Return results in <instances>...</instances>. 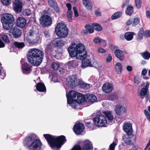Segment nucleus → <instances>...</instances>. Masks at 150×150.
Listing matches in <instances>:
<instances>
[{
	"instance_id": "5701e85b",
	"label": "nucleus",
	"mask_w": 150,
	"mask_h": 150,
	"mask_svg": "<svg viewBox=\"0 0 150 150\" xmlns=\"http://www.w3.org/2000/svg\"><path fill=\"white\" fill-rule=\"evenodd\" d=\"M123 130L127 134H130L132 132V125L129 123H125L123 126Z\"/></svg>"
},
{
	"instance_id": "393cba45",
	"label": "nucleus",
	"mask_w": 150,
	"mask_h": 150,
	"mask_svg": "<svg viewBox=\"0 0 150 150\" xmlns=\"http://www.w3.org/2000/svg\"><path fill=\"white\" fill-rule=\"evenodd\" d=\"M115 56L120 60H122L124 58V53L123 51L119 49H116L114 52Z\"/></svg>"
},
{
	"instance_id": "680f3d73",
	"label": "nucleus",
	"mask_w": 150,
	"mask_h": 150,
	"mask_svg": "<svg viewBox=\"0 0 150 150\" xmlns=\"http://www.w3.org/2000/svg\"><path fill=\"white\" fill-rule=\"evenodd\" d=\"M98 51L100 53H105L106 52V50L101 47H100L98 49Z\"/></svg>"
},
{
	"instance_id": "0eeeda50",
	"label": "nucleus",
	"mask_w": 150,
	"mask_h": 150,
	"mask_svg": "<svg viewBox=\"0 0 150 150\" xmlns=\"http://www.w3.org/2000/svg\"><path fill=\"white\" fill-rule=\"evenodd\" d=\"M93 120L95 124L99 127H106L108 125L106 118L103 115H97L93 118Z\"/></svg>"
},
{
	"instance_id": "7c9ffc66",
	"label": "nucleus",
	"mask_w": 150,
	"mask_h": 150,
	"mask_svg": "<svg viewBox=\"0 0 150 150\" xmlns=\"http://www.w3.org/2000/svg\"><path fill=\"white\" fill-rule=\"evenodd\" d=\"M126 15L128 16H131L133 13V7L131 5H128L125 11Z\"/></svg>"
},
{
	"instance_id": "bb28decb",
	"label": "nucleus",
	"mask_w": 150,
	"mask_h": 150,
	"mask_svg": "<svg viewBox=\"0 0 150 150\" xmlns=\"http://www.w3.org/2000/svg\"><path fill=\"white\" fill-rule=\"evenodd\" d=\"M135 33L133 32H127L125 33V37L127 41L132 40L133 38Z\"/></svg>"
},
{
	"instance_id": "ea45409f",
	"label": "nucleus",
	"mask_w": 150,
	"mask_h": 150,
	"mask_svg": "<svg viewBox=\"0 0 150 150\" xmlns=\"http://www.w3.org/2000/svg\"><path fill=\"white\" fill-rule=\"evenodd\" d=\"M57 74H52L50 75L49 78L51 79V81L54 82H56L57 81Z\"/></svg>"
},
{
	"instance_id": "774afa93",
	"label": "nucleus",
	"mask_w": 150,
	"mask_h": 150,
	"mask_svg": "<svg viewBox=\"0 0 150 150\" xmlns=\"http://www.w3.org/2000/svg\"><path fill=\"white\" fill-rule=\"evenodd\" d=\"M146 15L147 18L150 19V11H146Z\"/></svg>"
},
{
	"instance_id": "4468645a",
	"label": "nucleus",
	"mask_w": 150,
	"mask_h": 150,
	"mask_svg": "<svg viewBox=\"0 0 150 150\" xmlns=\"http://www.w3.org/2000/svg\"><path fill=\"white\" fill-rule=\"evenodd\" d=\"M91 26L89 25H86L85 26V28L87 31L90 33H92L94 32L93 28L98 31H100L102 29V27L99 25L97 23H92Z\"/></svg>"
},
{
	"instance_id": "2eb2a0df",
	"label": "nucleus",
	"mask_w": 150,
	"mask_h": 150,
	"mask_svg": "<svg viewBox=\"0 0 150 150\" xmlns=\"http://www.w3.org/2000/svg\"><path fill=\"white\" fill-rule=\"evenodd\" d=\"M115 110L117 115H120L126 112L127 107L123 104L117 105L115 106Z\"/></svg>"
},
{
	"instance_id": "052dcab7",
	"label": "nucleus",
	"mask_w": 150,
	"mask_h": 150,
	"mask_svg": "<svg viewBox=\"0 0 150 150\" xmlns=\"http://www.w3.org/2000/svg\"><path fill=\"white\" fill-rule=\"evenodd\" d=\"M144 35L146 37H150V30H147L145 31Z\"/></svg>"
},
{
	"instance_id": "9b49d317",
	"label": "nucleus",
	"mask_w": 150,
	"mask_h": 150,
	"mask_svg": "<svg viewBox=\"0 0 150 150\" xmlns=\"http://www.w3.org/2000/svg\"><path fill=\"white\" fill-rule=\"evenodd\" d=\"M40 21L42 26H49L52 24V21L50 16L43 15L40 18Z\"/></svg>"
},
{
	"instance_id": "a19ab883",
	"label": "nucleus",
	"mask_w": 150,
	"mask_h": 150,
	"mask_svg": "<svg viewBox=\"0 0 150 150\" xmlns=\"http://www.w3.org/2000/svg\"><path fill=\"white\" fill-rule=\"evenodd\" d=\"M144 33L143 29L142 28L140 29L138 34L137 39L139 40H142L143 38V35H144Z\"/></svg>"
},
{
	"instance_id": "69168bd1",
	"label": "nucleus",
	"mask_w": 150,
	"mask_h": 150,
	"mask_svg": "<svg viewBox=\"0 0 150 150\" xmlns=\"http://www.w3.org/2000/svg\"><path fill=\"white\" fill-rule=\"evenodd\" d=\"M51 48V45L50 44H48L46 45L45 47V50L46 52H48V51Z\"/></svg>"
},
{
	"instance_id": "8fccbe9b",
	"label": "nucleus",
	"mask_w": 150,
	"mask_h": 150,
	"mask_svg": "<svg viewBox=\"0 0 150 150\" xmlns=\"http://www.w3.org/2000/svg\"><path fill=\"white\" fill-rule=\"evenodd\" d=\"M2 4L4 6L10 5L11 3V0H1Z\"/></svg>"
},
{
	"instance_id": "5fc2aeb1",
	"label": "nucleus",
	"mask_w": 150,
	"mask_h": 150,
	"mask_svg": "<svg viewBox=\"0 0 150 150\" xmlns=\"http://www.w3.org/2000/svg\"><path fill=\"white\" fill-rule=\"evenodd\" d=\"M134 83L137 84H139L141 82V79L139 77L136 76L134 77Z\"/></svg>"
},
{
	"instance_id": "4c0bfd02",
	"label": "nucleus",
	"mask_w": 150,
	"mask_h": 150,
	"mask_svg": "<svg viewBox=\"0 0 150 150\" xmlns=\"http://www.w3.org/2000/svg\"><path fill=\"white\" fill-rule=\"evenodd\" d=\"M122 15V13L117 12L115 13L112 16L111 18L112 20L116 19L120 17Z\"/></svg>"
},
{
	"instance_id": "58836bf2",
	"label": "nucleus",
	"mask_w": 150,
	"mask_h": 150,
	"mask_svg": "<svg viewBox=\"0 0 150 150\" xmlns=\"http://www.w3.org/2000/svg\"><path fill=\"white\" fill-rule=\"evenodd\" d=\"M0 36L2 40L5 42L9 43V40L8 36L4 33H2L0 35Z\"/></svg>"
},
{
	"instance_id": "13d9d810",
	"label": "nucleus",
	"mask_w": 150,
	"mask_h": 150,
	"mask_svg": "<svg viewBox=\"0 0 150 150\" xmlns=\"http://www.w3.org/2000/svg\"><path fill=\"white\" fill-rule=\"evenodd\" d=\"M129 0H125L123 3V4L122 6V8H124L129 3Z\"/></svg>"
},
{
	"instance_id": "6e6552de",
	"label": "nucleus",
	"mask_w": 150,
	"mask_h": 150,
	"mask_svg": "<svg viewBox=\"0 0 150 150\" xmlns=\"http://www.w3.org/2000/svg\"><path fill=\"white\" fill-rule=\"evenodd\" d=\"M78 94H79V93L73 91H70L68 93L67 92L66 93L67 103L73 108L77 109L76 104L75 106H74V104H75L74 101L75 99H74V98L76 97V96H77Z\"/></svg>"
},
{
	"instance_id": "4d7b16f0",
	"label": "nucleus",
	"mask_w": 150,
	"mask_h": 150,
	"mask_svg": "<svg viewBox=\"0 0 150 150\" xmlns=\"http://www.w3.org/2000/svg\"><path fill=\"white\" fill-rule=\"evenodd\" d=\"M73 10L74 11V13L75 17H78L79 16V15L76 8V7L74 6L73 8Z\"/></svg>"
},
{
	"instance_id": "3c124183",
	"label": "nucleus",
	"mask_w": 150,
	"mask_h": 150,
	"mask_svg": "<svg viewBox=\"0 0 150 150\" xmlns=\"http://www.w3.org/2000/svg\"><path fill=\"white\" fill-rule=\"evenodd\" d=\"M33 11H31L30 9H27L25 10L23 12V15L24 16H29L32 13Z\"/></svg>"
},
{
	"instance_id": "72a5a7b5",
	"label": "nucleus",
	"mask_w": 150,
	"mask_h": 150,
	"mask_svg": "<svg viewBox=\"0 0 150 150\" xmlns=\"http://www.w3.org/2000/svg\"><path fill=\"white\" fill-rule=\"evenodd\" d=\"M80 86L82 88H83L85 89H87L90 87V84L84 83L81 79L80 82L79 83Z\"/></svg>"
},
{
	"instance_id": "c85d7f7f",
	"label": "nucleus",
	"mask_w": 150,
	"mask_h": 150,
	"mask_svg": "<svg viewBox=\"0 0 150 150\" xmlns=\"http://www.w3.org/2000/svg\"><path fill=\"white\" fill-rule=\"evenodd\" d=\"M93 65L92 64L90 61L88 59H85L83 61L81 64V67L82 68H86L89 67H92Z\"/></svg>"
},
{
	"instance_id": "a18cd8bd",
	"label": "nucleus",
	"mask_w": 150,
	"mask_h": 150,
	"mask_svg": "<svg viewBox=\"0 0 150 150\" xmlns=\"http://www.w3.org/2000/svg\"><path fill=\"white\" fill-rule=\"evenodd\" d=\"M148 91V90L144 88H143L141 89L140 91V94L142 96V99L144 98V97H143V96H145L146 94Z\"/></svg>"
},
{
	"instance_id": "a211bd4d",
	"label": "nucleus",
	"mask_w": 150,
	"mask_h": 150,
	"mask_svg": "<svg viewBox=\"0 0 150 150\" xmlns=\"http://www.w3.org/2000/svg\"><path fill=\"white\" fill-rule=\"evenodd\" d=\"M74 131L76 134H80L83 132L84 129V125L81 123L76 124L74 127Z\"/></svg>"
},
{
	"instance_id": "f704fd0d",
	"label": "nucleus",
	"mask_w": 150,
	"mask_h": 150,
	"mask_svg": "<svg viewBox=\"0 0 150 150\" xmlns=\"http://www.w3.org/2000/svg\"><path fill=\"white\" fill-rule=\"evenodd\" d=\"M13 44L15 47L18 48H22L25 46V44L23 42H14Z\"/></svg>"
},
{
	"instance_id": "de8ad7c7",
	"label": "nucleus",
	"mask_w": 150,
	"mask_h": 150,
	"mask_svg": "<svg viewBox=\"0 0 150 150\" xmlns=\"http://www.w3.org/2000/svg\"><path fill=\"white\" fill-rule=\"evenodd\" d=\"M93 42L96 44H100L101 42H103V41L101 38L97 37H96L94 38Z\"/></svg>"
},
{
	"instance_id": "e2e57ef3",
	"label": "nucleus",
	"mask_w": 150,
	"mask_h": 150,
	"mask_svg": "<svg viewBox=\"0 0 150 150\" xmlns=\"http://www.w3.org/2000/svg\"><path fill=\"white\" fill-rule=\"evenodd\" d=\"M112 59V57L109 54L106 58V61L108 62H110Z\"/></svg>"
},
{
	"instance_id": "e433bc0d",
	"label": "nucleus",
	"mask_w": 150,
	"mask_h": 150,
	"mask_svg": "<svg viewBox=\"0 0 150 150\" xmlns=\"http://www.w3.org/2000/svg\"><path fill=\"white\" fill-rule=\"evenodd\" d=\"M118 140L117 139H115L113 142L109 146V150H114L115 147L117 144Z\"/></svg>"
},
{
	"instance_id": "b1692460",
	"label": "nucleus",
	"mask_w": 150,
	"mask_h": 150,
	"mask_svg": "<svg viewBox=\"0 0 150 150\" xmlns=\"http://www.w3.org/2000/svg\"><path fill=\"white\" fill-rule=\"evenodd\" d=\"M68 11L67 14V17L68 21L69 22H71L72 21V12L71 11V6L70 4L67 3L66 4Z\"/></svg>"
},
{
	"instance_id": "09e8293b",
	"label": "nucleus",
	"mask_w": 150,
	"mask_h": 150,
	"mask_svg": "<svg viewBox=\"0 0 150 150\" xmlns=\"http://www.w3.org/2000/svg\"><path fill=\"white\" fill-rule=\"evenodd\" d=\"M136 7L138 8H140L142 6V0H134Z\"/></svg>"
},
{
	"instance_id": "aec40b11",
	"label": "nucleus",
	"mask_w": 150,
	"mask_h": 150,
	"mask_svg": "<svg viewBox=\"0 0 150 150\" xmlns=\"http://www.w3.org/2000/svg\"><path fill=\"white\" fill-rule=\"evenodd\" d=\"M113 89V86L112 84L109 83L104 84L102 86L103 91L105 93H108L112 92Z\"/></svg>"
},
{
	"instance_id": "49530a36",
	"label": "nucleus",
	"mask_w": 150,
	"mask_h": 150,
	"mask_svg": "<svg viewBox=\"0 0 150 150\" xmlns=\"http://www.w3.org/2000/svg\"><path fill=\"white\" fill-rule=\"evenodd\" d=\"M51 66L52 68L55 70L58 69L60 67L59 64L56 62H54L52 64Z\"/></svg>"
},
{
	"instance_id": "c756f323",
	"label": "nucleus",
	"mask_w": 150,
	"mask_h": 150,
	"mask_svg": "<svg viewBox=\"0 0 150 150\" xmlns=\"http://www.w3.org/2000/svg\"><path fill=\"white\" fill-rule=\"evenodd\" d=\"M78 64L76 60H72L66 64V66L68 68L71 69L76 66H77Z\"/></svg>"
},
{
	"instance_id": "4be33fe9",
	"label": "nucleus",
	"mask_w": 150,
	"mask_h": 150,
	"mask_svg": "<svg viewBox=\"0 0 150 150\" xmlns=\"http://www.w3.org/2000/svg\"><path fill=\"white\" fill-rule=\"evenodd\" d=\"M26 23V20L23 17H18L16 20L17 25L21 28L24 27Z\"/></svg>"
},
{
	"instance_id": "bf43d9fd",
	"label": "nucleus",
	"mask_w": 150,
	"mask_h": 150,
	"mask_svg": "<svg viewBox=\"0 0 150 150\" xmlns=\"http://www.w3.org/2000/svg\"><path fill=\"white\" fill-rule=\"evenodd\" d=\"M116 98V96L113 94H111L110 95L109 97V99L110 100H115Z\"/></svg>"
},
{
	"instance_id": "39448f33",
	"label": "nucleus",
	"mask_w": 150,
	"mask_h": 150,
	"mask_svg": "<svg viewBox=\"0 0 150 150\" xmlns=\"http://www.w3.org/2000/svg\"><path fill=\"white\" fill-rule=\"evenodd\" d=\"M14 20V18L11 14L4 13L1 19L4 28L6 30L10 29L13 25Z\"/></svg>"
},
{
	"instance_id": "0e129e2a",
	"label": "nucleus",
	"mask_w": 150,
	"mask_h": 150,
	"mask_svg": "<svg viewBox=\"0 0 150 150\" xmlns=\"http://www.w3.org/2000/svg\"><path fill=\"white\" fill-rule=\"evenodd\" d=\"M44 35L46 38L49 37L50 36L49 32L47 30H46L44 32Z\"/></svg>"
},
{
	"instance_id": "1a4fd4ad",
	"label": "nucleus",
	"mask_w": 150,
	"mask_h": 150,
	"mask_svg": "<svg viewBox=\"0 0 150 150\" xmlns=\"http://www.w3.org/2000/svg\"><path fill=\"white\" fill-rule=\"evenodd\" d=\"M93 149L92 142L88 140H86L82 142V149L80 146L76 145L71 150H92Z\"/></svg>"
},
{
	"instance_id": "c9c22d12",
	"label": "nucleus",
	"mask_w": 150,
	"mask_h": 150,
	"mask_svg": "<svg viewBox=\"0 0 150 150\" xmlns=\"http://www.w3.org/2000/svg\"><path fill=\"white\" fill-rule=\"evenodd\" d=\"M141 55L143 58L146 60H149L150 58V53L148 51L142 53Z\"/></svg>"
},
{
	"instance_id": "338daca9",
	"label": "nucleus",
	"mask_w": 150,
	"mask_h": 150,
	"mask_svg": "<svg viewBox=\"0 0 150 150\" xmlns=\"http://www.w3.org/2000/svg\"><path fill=\"white\" fill-rule=\"evenodd\" d=\"M52 8H54V11H55L57 13L59 12V9L57 4L56 6H55L54 7H52Z\"/></svg>"
},
{
	"instance_id": "6ab92c4d",
	"label": "nucleus",
	"mask_w": 150,
	"mask_h": 150,
	"mask_svg": "<svg viewBox=\"0 0 150 150\" xmlns=\"http://www.w3.org/2000/svg\"><path fill=\"white\" fill-rule=\"evenodd\" d=\"M86 97L84 95L79 93L77 97V99L75 100L74 101L75 104H74V106H75V104H76V106L78 109V107H77L78 105H80V104L82 103H83L86 101Z\"/></svg>"
},
{
	"instance_id": "f3484780",
	"label": "nucleus",
	"mask_w": 150,
	"mask_h": 150,
	"mask_svg": "<svg viewBox=\"0 0 150 150\" xmlns=\"http://www.w3.org/2000/svg\"><path fill=\"white\" fill-rule=\"evenodd\" d=\"M21 62L22 64L21 69L22 72L25 74H27L30 73L31 70V66L27 62H24L23 59H22Z\"/></svg>"
},
{
	"instance_id": "7ed1b4c3",
	"label": "nucleus",
	"mask_w": 150,
	"mask_h": 150,
	"mask_svg": "<svg viewBox=\"0 0 150 150\" xmlns=\"http://www.w3.org/2000/svg\"><path fill=\"white\" fill-rule=\"evenodd\" d=\"M43 136L51 148L54 150H59L62 145L66 142L65 137L63 135L57 137L49 134H44Z\"/></svg>"
},
{
	"instance_id": "79ce46f5",
	"label": "nucleus",
	"mask_w": 150,
	"mask_h": 150,
	"mask_svg": "<svg viewBox=\"0 0 150 150\" xmlns=\"http://www.w3.org/2000/svg\"><path fill=\"white\" fill-rule=\"evenodd\" d=\"M123 139L125 143L129 144L130 143V139L128 135H125L123 137Z\"/></svg>"
},
{
	"instance_id": "6e6d98bb",
	"label": "nucleus",
	"mask_w": 150,
	"mask_h": 150,
	"mask_svg": "<svg viewBox=\"0 0 150 150\" xmlns=\"http://www.w3.org/2000/svg\"><path fill=\"white\" fill-rule=\"evenodd\" d=\"M84 6L88 10H91L92 8V4L91 2L89 3H88L86 5Z\"/></svg>"
},
{
	"instance_id": "423d86ee",
	"label": "nucleus",
	"mask_w": 150,
	"mask_h": 150,
	"mask_svg": "<svg viewBox=\"0 0 150 150\" xmlns=\"http://www.w3.org/2000/svg\"><path fill=\"white\" fill-rule=\"evenodd\" d=\"M55 32L56 35L60 38H64L68 34V28L63 23H58L55 28Z\"/></svg>"
},
{
	"instance_id": "20e7f679",
	"label": "nucleus",
	"mask_w": 150,
	"mask_h": 150,
	"mask_svg": "<svg viewBox=\"0 0 150 150\" xmlns=\"http://www.w3.org/2000/svg\"><path fill=\"white\" fill-rule=\"evenodd\" d=\"M23 144L28 150H40L42 146L41 142L34 134L26 137Z\"/></svg>"
},
{
	"instance_id": "37998d69",
	"label": "nucleus",
	"mask_w": 150,
	"mask_h": 150,
	"mask_svg": "<svg viewBox=\"0 0 150 150\" xmlns=\"http://www.w3.org/2000/svg\"><path fill=\"white\" fill-rule=\"evenodd\" d=\"M49 5L51 7H54L57 5V3L55 0H48Z\"/></svg>"
},
{
	"instance_id": "cd10ccee",
	"label": "nucleus",
	"mask_w": 150,
	"mask_h": 150,
	"mask_svg": "<svg viewBox=\"0 0 150 150\" xmlns=\"http://www.w3.org/2000/svg\"><path fill=\"white\" fill-rule=\"evenodd\" d=\"M86 97L88 101L92 103L96 101L97 100V98L95 96L90 94H87Z\"/></svg>"
},
{
	"instance_id": "f03ea898",
	"label": "nucleus",
	"mask_w": 150,
	"mask_h": 150,
	"mask_svg": "<svg viewBox=\"0 0 150 150\" xmlns=\"http://www.w3.org/2000/svg\"><path fill=\"white\" fill-rule=\"evenodd\" d=\"M43 56L44 54L42 51L37 48H32L28 51V61L35 66H38L42 62Z\"/></svg>"
},
{
	"instance_id": "dca6fc26",
	"label": "nucleus",
	"mask_w": 150,
	"mask_h": 150,
	"mask_svg": "<svg viewBox=\"0 0 150 150\" xmlns=\"http://www.w3.org/2000/svg\"><path fill=\"white\" fill-rule=\"evenodd\" d=\"M9 35L12 37L18 38L20 37L21 34V30L14 27L11 29L9 32Z\"/></svg>"
},
{
	"instance_id": "c03bdc74",
	"label": "nucleus",
	"mask_w": 150,
	"mask_h": 150,
	"mask_svg": "<svg viewBox=\"0 0 150 150\" xmlns=\"http://www.w3.org/2000/svg\"><path fill=\"white\" fill-rule=\"evenodd\" d=\"M6 76L5 72L3 70V68L2 67H0V78L2 79H4Z\"/></svg>"
},
{
	"instance_id": "864d4df0",
	"label": "nucleus",
	"mask_w": 150,
	"mask_h": 150,
	"mask_svg": "<svg viewBox=\"0 0 150 150\" xmlns=\"http://www.w3.org/2000/svg\"><path fill=\"white\" fill-rule=\"evenodd\" d=\"M144 113L147 119L150 122V114L146 110H144Z\"/></svg>"
},
{
	"instance_id": "a878e982",
	"label": "nucleus",
	"mask_w": 150,
	"mask_h": 150,
	"mask_svg": "<svg viewBox=\"0 0 150 150\" xmlns=\"http://www.w3.org/2000/svg\"><path fill=\"white\" fill-rule=\"evenodd\" d=\"M37 90L40 92H43L46 91V88L45 85L42 83H39L36 84Z\"/></svg>"
},
{
	"instance_id": "ddd939ff",
	"label": "nucleus",
	"mask_w": 150,
	"mask_h": 150,
	"mask_svg": "<svg viewBox=\"0 0 150 150\" xmlns=\"http://www.w3.org/2000/svg\"><path fill=\"white\" fill-rule=\"evenodd\" d=\"M23 7V2L21 0H14L13 3V8L15 12L20 13Z\"/></svg>"
},
{
	"instance_id": "f8f14e48",
	"label": "nucleus",
	"mask_w": 150,
	"mask_h": 150,
	"mask_svg": "<svg viewBox=\"0 0 150 150\" xmlns=\"http://www.w3.org/2000/svg\"><path fill=\"white\" fill-rule=\"evenodd\" d=\"M80 80L73 75L69 76L67 79V81L72 87H75L79 86Z\"/></svg>"
},
{
	"instance_id": "473e14b6",
	"label": "nucleus",
	"mask_w": 150,
	"mask_h": 150,
	"mask_svg": "<svg viewBox=\"0 0 150 150\" xmlns=\"http://www.w3.org/2000/svg\"><path fill=\"white\" fill-rule=\"evenodd\" d=\"M115 67L117 72L118 74H120L122 71V67L121 63L120 62H117L115 64Z\"/></svg>"
},
{
	"instance_id": "9d476101",
	"label": "nucleus",
	"mask_w": 150,
	"mask_h": 150,
	"mask_svg": "<svg viewBox=\"0 0 150 150\" xmlns=\"http://www.w3.org/2000/svg\"><path fill=\"white\" fill-rule=\"evenodd\" d=\"M28 36L25 37V40L29 43L35 44L37 43L39 39L38 33H35L34 32H30Z\"/></svg>"
},
{
	"instance_id": "2f4dec72",
	"label": "nucleus",
	"mask_w": 150,
	"mask_h": 150,
	"mask_svg": "<svg viewBox=\"0 0 150 150\" xmlns=\"http://www.w3.org/2000/svg\"><path fill=\"white\" fill-rule=\"evenodd\" d=\"M53 43L56 46L61 47L64 45L63 41L62 40H60L59 38H57L53 41Z\"/></svg>"
},
{
	"instance_id": "412c9836",
	"label": "nucleus",
	"mask_w": 150,
	"mask_h": 150,
	"mask_svg": "<svg viewBox=\"0 0 150 150\" xmlns=\"http://www.w3.org/2000/svg\"><path fill=\"white\" fill-rule=\"evenodd\" d=\"M103 113L108 119L109 122L112 124L114 122V116L111 111H106L103 112Z\"/></svg>"
},
{
	"instance_id": "f257e3e1",
	"label": "nucleus",
	"mask_w": 150,
	"mask_h": 150,
	"mask_svg": "<svg viewBox=\"0 0 150 150\" xmlns=\"http://www.w3.org/2000/svg\"><path fill=\"white\" fill-rule=\"evenodd\" d=\"M68 51L71 57H76L78 59L83 60L87 56L85 46L82 43L77 45L72 43L68 48Z\"/></svg>"
},
{
	"instance_id": "603ef678",
	"label": "nucleus",
	"mask_w": 150,
	"mask_h": 150,
	"mask_svg": "<svg viewBox=\"0 0 150 150\" xmlns=\"http://www.w3.org/2000/svg\"><path fill=\"white\" fill-rule=\"evenodd\" d=\"M139 19L137 18H134L133 23H132V26H134L137 25L139 22Z\"/></svg>"
}]
</instances>
